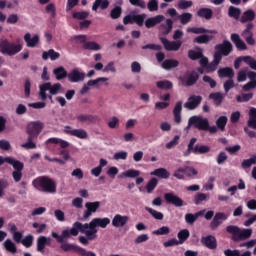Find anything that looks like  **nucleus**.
<instances>
[{
	"mask_svg": "<svg viewBox=\"0 0 256 256\" xmlns=\"http://www.w3.org/2000/svg\"><path fill=\"white\" fill-rule=\"evenodd\" d=\"M24 41L26 43V46L30 48H35L37 47V45H39L40 37L38 34L31 37V33L28 32L24 35Z\"/></svg>",
	"mask_w": 256,
	"mask_h": 256,
	"instance_id": "5701e85b",
	"label": "nucleus"
},
{
	"mask_svg": "<svg viewBox=\"0 0 256 256\" xmlns=\"http://www.w3.org/2000/svg\"><path fill=\"white\" fill-rule=\"evenodd\" d=\"M148 10L150 13L154 11H159V0H149L147 3Z\"/></svg>",
	"mask_w": 256,
	"mask_h": 256,
	"instance_id": "4d7b16f0",
	"label": "nucleus"
},
{
	"mask_svg": "<svg viewBox=\"0 0 256 256\" xmlns=\"http://www.w3.org/2000/svg\"><path fill=\"white\" fill-rule=\"evenodd\" d=\"M160 41L162 45H164L166 51H179L181 45H183V42L181 41H169L167 38H160Z\"/></svg>",
	"mask_w": 256,
	"mask_h": 256,
	"instance_id": "2eb2a0df",
	"label": "nucleus"
},
{
	"mask_svg": "<svg viewBox=\"0 0 256 256\" xmlns=\"http://www.w3.org/2000/svg\"><path fill=\"white\" fill-rule=\"evenodd\" d=\"M227 121H228L227 116H220L216 120V125H217L218 129H220V131H225V127L227 125Z\"/></svg>",
	"mask_w": 256,
	"mask_h": 256,
	"instance_id": "864d4df0",
	"label": "nucleus"
},
{
	"mask_svg": "<svg viewBox=\"0 0 256 256\" xmlns=\"http://www.w3.org/2000/svg\"><path fill=\"white\" fill-rule=\"evenodd\" d=\"M122 9L121 6H116L114 9L110 12V17L112 19H119L121 17Z\"/></svg>",
	"mask_w": 256,
	"mask_h": 256,
	"instance_id": "338daca9",
	"label": "nucleus"
},
{
	"mask_svg": "<svg viewBox=\"0 0 256 256\" xmlns=\"http://www.w3.org/2000/svg\"><path fill=\"white\" fill-rule=\"evenodd\" d=\"M209 151H210L209 146H205V145H196V146L194 147V153L203 154V153H209Z\"/></svg>",
	"mask_w": 256,
	"mask_h": 256,
	"instance_id": "774afa93",
	"label": "nucleus"
},
{
	"mask_svg": "<svg viewBox=\"0 0 256 256\" xmlns=\"http://www.w3.org/2000/svg\"><path fill=\"white\" fill-rule=\"evenodd\" d=\"M32 185L35 187V189L44 191V193H57V183H55L53 179L46 176L36 178L33 180Z\"/></svg>",
	"mask_w": 256,
	"mask_h": 256,
	"instance_id": "f03ea898",
	"label": "nucleus"
},
{
	"mask_svg": "<svg viewBox=\"0 0 256 256\" xmlns=\"http://www.w3.org/2000/svg\"><path fill=\"white\" fill-rule=\"evenodd\" d=\"M216 52L214 55H220V59H223L224 57H227V55L231 54L233 52V44H231L228 40H224L222 44H218L215 46Z\"/></svg>",
	"mask_w": 256,
	"mask_h": 256,
	"instance_id": "9d476101",
	"label": "nucleus"
},
{
	"mask_svg": "<svg viewBox=\"0 0 256 256\" xmlns=\"http://www.w3.org/2000/svg\"><path fill=\"white\" fill-rule=\"evenodd\" d=\"M219 63H221V55L214 54L213 62L206 66V73H213V71H216Z\"/></svg>",
	"mask_w": 256,
	"mask_h": 256,
	"instance_id": "c756f323",
	"label": "nucleus"
},
{
	"mask_svg": "<svg viewBox=\"0 0 256 256\" xmlns=\"http://www.w3.org/2000/svg\"><path fill=\"white\" fill-rule=\"evenodd\" d=\"M83 49H86L88 51H101L102 47L97 42H85L83 44Z\"/></svg>",
	"mask_w": 256,
	"mask_h": 256,
	"instance_id": "a19ab883",
	"label": "nucleus"
},
{
	"mask_svg": "<svg viewBox=\"0 0 256 256\" xmlns=\"http://www.w3.org/2000/svg\"><path fill=\"white\" fill-rule=\"evenodd\" d=\"M77 119L80 123H96V121H99V116L81 114L77 116Z\"/></svg>",
	"mask_w": 256,
	"mask_h": 256,
	"instance_id": "7c9ffc66",
	"label": "nucleus"
},
{
	"mask_svg": "<svg viewBox=\"0 0 256 256\" xmlns=\"http://www.w3.org/2000/svg\"><path fill=\"white\" fill-rule=\"evenodd\" d=\"M197 16L209 21V19H212L213 17V10H211L210 8H200L197 11Z\"/></svg>",
	"mask_w": 256,
	"mask_h": 256,
	"instance_id": "72a5a7b5",
	"label": "nucleus"
},
{
	"mask_svg": "<svg viewBox=\"0 0 256 256\" xmlns=\"http://www.w3.org/2000/svg\"><path fill=\"white\" fill-rule=\"evenodd\" d=\"M255 20V11L247 10L243 13L242 17L240 18L241 23H249V21Z\"/></svg>",
	"mask_w": 256,
	"mask_h": 256,
	"instance_id": "58836bf2",
	"label": "nucleus"
},
{
	"mask_svg": "<svg viewBox=\"0 0 256 256\" xmlns=\"http://www.w3.org/2000/svg\"><path fill=\"white\" fill-rule=\"evenodd\" d=\"M192 125L200 131H207L209 129V119L203 116H192L189 118V127Z\"/></svg>",
	"mask_w": 256,
	"mask_h": 256,
	"instance_id": "0eeeda50",
	"label": "nucleus"
},
{
	"mask_svg": "<svg viewBox=\"0 0 256 256\" xmlns=\"http://www.w3.org/2000/svg\"><path fill=\"white\" fill-rule=\"evenodd\" d=\"M21 51H23V44H15L7 39L0 40V53L2 55L13 57L17 53H21Z\"/></svg>",
	"mask_w": 256,
	"mask_h": 256,
	"instance_id": "39448f33",
	"label": "nucleus"
},
{
	"mask_svg": "<svg viewBox=\"0 0 256 256\" xmlns=\"http://www.w3.org/2000/svg\"><path fill=\"white\" fill-rule=\"evenodd\" d=\"M45 11L48 15H50V17H52L53 19H55V17H57V7L55 6V3H49L46 7H45Z\"/></svg>",
	"mask_w": 256,
	"mask_h": 256,
	"instance_id": "09e8293b",
	"label": "nucleus"
},
{
	"mask_svg": "<svg viewBox=\"0 0 256 256\" xmlns=\"http://www.w3.org/2000/svg\"><path fill=\"white\" fill-rule=\"evenodd\" d=\"M162 35H169L173 31V20L167 19L166 24H161L159 27Z\"/></svg>",
	"mask_w": 256,
	"mask_h": 256,
	"instance_id": "f704fd0d",
	"label": "nucleus"
},
{
	"mask_svg": "<svg viewBox=\"0 0 256 256\" xmlns=\"http://www.w3.org/2000/svg\"><path fill=\"white\" fill-rule=\"evenodd\" d=\"M228 15L233 19H239V15H241V10L239 8H235L234 6H230L228 10Z\"/></svg>",
	"mask_w": 256,
	"mask_h": 256,
	"instance_id": "13d9d810",
	"label": "nucleus"
},
{
	"mask_svg": "<svg viewBox=\"0 0 256 256\" xmlns=\"http://www.w3.org/2000/svg\"><path fill=\"white\" fill-rule=\"evenodd\" d=\"M249 73H251V71H249V68L241 69L237 75L238 83H243V81H247V77H249Z\"/></svg>",
	"mask_w": 256,
	"mask_h": 256,
	"instance_id": "a18cd8bd",
	"label": "nucleus"
},
{
	"mask_svg": "<svg viewBox=\"0 0 256 256\" xmlns=\"http://www.w3.org/2000/svg\"><path fill=\"white\" fill-rule=\"evenodd\" d=\"M145 209L147 212L150 213V215H152L154 219H157L158 221H163V213L149 207H146Z\"/></svg>",
	"mask_w": 256,
	"mask_h": 256,
	"instance_id": "5fc2aeb1",
	"label": "nucleus"
},
{
	"mask_svg": "<svg viewBox=\"0 0 256 256\" xmlns=\"http://www.w3.org/2000/svg\"><path fill=\"white\" fill-rule=\"evenodd\" d=\"M248 79L250 81L242 86V90L245 92L256 89V72H248Z\"/></svg>",
	"mask_w": 256,
	"mask_h": 256,
	"instance_id": "b1692460",
	"label": "nucleus"
},
{
	"mask_svg": "<svg viewBox=\"0 0 256 256\" xmlns=\"http://www.w3.org/2000/svg\"><path fill=\"white\" fill-rule=\"evenodd\" d=\"M164 199L166 203H170L171 205H174V207H183V199H181L179 196L175 195L174 193H166L164 195Z\"/></svg>",
	"mask_w": 256,
	"mask_h": 256,
	"instance_id": "f3484780",
	"label": "nucleus"
},
{
	"mask_svg": "<svg viewBox=\"0 0 256 256\" xmlns=\"http://www.w3.org/2000/svg\"><path fill=\"white\" fill-rule=\"evenodd\" d=\"M253 27H255L253 23H248L246 25V29L241 33V36L243 39H245L248 45H255V38H253Z\"/></svg>",
	"mask_w": 256,
	"mask_h": 256,
	"instance_id": "ddd939ff",
	"label": "nucleus"
},
{
	"mask_svg": "<svg viewBox=\"0 0 256 256\" xmlns=\"http://www.w3.org/2000/svg\"><path fill=\"white\" fill-rule=\"evenodd\" d=\"M99 207H101V202H86L85 203V211L83 213V219H89L93 213H97L99 211Z\"/></svg>",
	"mask_w": 256,
	"mask_h": 256,
	"instance_id": "f8f14e48",
	"label": "nucleus"
},
{
	"mask_svg": "<svg viewBox=\"0 0 256 256\" xmlns=\"http://www.w3.org/2000/svg\"><path fill=\"white\" fill-rule=\"evenodd\" d=\"M150 175H154L155 177H159V179H169L170 173L165 168L155 169L150 173Z\"/></svg>",
	"mask_w": 256,
	"mask_h": 256,
	"instance_id": "473e14b6",
	"label": "nucleus"
},
{
	"mask_svg": "<svg viewBox=\"0 0 256 256\" xmlns=\"http://www.w3.org/2000/svg\"><path fill=\"white\" fill-rule=\"evenodd\" d=\"M189 231L187 229H183L180 232H178L177 237H178V242L180 243V245H183V243H185L187 241V239H189Z\"/></svg>",
	"mask_w": 256,
	"mask_h": 256,
	"instance_id": "de8ad7c7",
	"label": "nucleus"
},
{
	"mask_svg": "<svg viewBox=\"0 0 256 256\" xmlns=\"http://www.w3.org/2000/svg\"><path fill=\"white\" fill-rule=\"evenodd\" d=\"M53 73H54L57 81H61L62 79H65L69 75V74H67V70H65V68L63 66L55 68L53 70Z\"/></svg>",
	"mask_w": 256,
	"mask_h": 256,
	"instance_id": "e433bc0d",
	"label": "nucleus"
},
{
	"mask_svg": "<svg viewBox=\"0 0 256 256\" xmlns=\"http://www.w3.org/2000/svg\"><path fill=\"white\" fill-rule=\"evenodd\" d=\"M85 77H87L85 72H81L78 68H75L68 74V81L70 83H80L81 81H85Z\"/></svg>",
	"mask_w": 256,
	"mask_h": 256,
	"instance_id": "4468645a",
	"label": "nucleus"
},
{
	"mask_svg": "<svg viewBox=\"0 0 256 256\" xmlns=\"http://www.w3.org/2000/svg\"><path fill=\"white\" fill-rule=\"evenodd\" d=\"M109 81L107 77H99L94 80H88L87 83L83 84L82 89L80 90V95H87L91 91V87L99 85V83H105Z\"/></svg>",
	"mask_w": 256,
	"mask_h": 256,
	"instance_id": "9b49d317",
	"label": "nucleus"
},
{
	"mask_svg": "<svg viewBox=\"0 0 256 256\" xmlns=\"http://www.w3.org/2000/svg\"><path fill=\"white\" fill-rule=\"evenodd\" d=\"M179 80L185 87H191L199 80V73L196 71L186 72L183 76H180Z\"/></svg>",
	"mask_w": 256,
	"mask_h": 256,
	"instance_id": "6e6552de",
	"label": "nucleus"
},
{
	"mask_svg": "<svg viewBox=\"0 0 256 256\" xmlns=\"http://www.w3.org/2000/svg\"><path fill=\"white\" fill-rule=\"evenodd\" d=\"M99 7L102 10L107 9L109 7L108 0H95L93 5H92V11H97V9H99Z\"/></svg>",
	"mask_w": 256,
	"mask_h": 256,
	"instance_id": "ea45409f",
	"label": "nucleus"
},
{
	"mask_svg": "<svg viewBox=\"0 0 256 256\" xmlns=\"http://www.w3.org/2000/svg\"><path fill=\"white\" fill-rule=\"evenodd\" d=\"M33 137L28 136V140L26 143L21 144V147L23 149H37V144H35V142H33Z\"/></svg>",
	"mask_w": 256,
	"mask_h": 256,
	"instance_id": "bf43d9fd",
	"label": "nucleus"
},
{
	"mask_svg": "<svg viewBox=\"0 0 256 256\" xmlns=\"http://www.w3.org/2000/svg\"><path fill=\"white\" fill-rule=\"evenodd\" d=\"M139 175H141V172L135 169H129L122 173V177H128L130 179H135L136 177H139Z\"/></svg>",
	"mask_w": 256,
	"mask_h": 256,
	"instance_id": "3c124183",
	"label": "nucleus"
},
{
	"mask_svg": "<svg viewBox=\"0 0 256 256\" xmlns=\"http://www.w3.org/2000/svg\"><path fill=\"white\" fill-rule=\"evenodd\" d=\"M175 67H179V61L175 59H167L164 62H162V68L166 71L175 69Z\"/></svg>",
	"mask_w": 256,
	"mask_h": 256,
	"instance_id": "4c0bfd02",
	"label": "nucleus"
},
{
	"mask_svg": "<svg viewBox=\"0 0 256 256\" xmlns=\"http://www.w3.org/2000/svg\"><path fill=\"white\" fill-rule=\"evenodd\" d=\"M252 165H256V156H253L250 159L243 160L242 167L243 169H249Z\"/></svg>",
	"mask_w": 256,
	"mask_h": 256,
	"instance_id": "0e129e2a",
	"label": "nucleus"
},
{
	"mask_svg": "<svg viewBox=\"0 0 256 256\" xmlns=\"http://www.w3.org/2000/svg\"><path fill=\"white\" fill-rule=\"evenodd\" d=\"M178 19L181 25H187V23H191V20L193 19V14L189 12H185V13H182L181 15H178Z\"/></svg>",
	"mask_w": 256,
	"mask_h": 256,
	"instance_id": "c03bdc74",
	"label": "nucleus"
},
{
	"mask_svg": "<svg viewBox=\"0 0 256 256\" xmlns=\"http://www.w3.org/2000/svg\"><path fill=\"white\" fill-rule=\"evenodd\" d=\"M47 245H51V238H49L47 236H39L37 238L36 247H37L38 253H43V251H45V247H47Z\"/></svg>",
	"mask_w": 256,
	"mask_h": 256,
	"instance_id": "aec40b11",
	"label": "nucleus"
},
{
	"mask_svg": "<svg viewBox=\"0 0 256 256\" xmlns=\"http://www.w3.org/2000/svg\"><path fill=\"white\" fill-rule=\"evenodd\" d=\"M202 245H205L208 249H217V239L214 236H206L201 239Z\"/></svg>",
	"mask_w": 256,
	"mask_h": 256,
	"instance_id": "a878e982",
	"label": "nucleus"
},
{
	"mask_svg": "<svg viewBox=\"0 0 256 256\" xmlns=\"http://www.w3.org/2000/svg\"><path fill=\"white\" fill-rule=\"evenodd\" d=\"M201 101H203V97L191 95L188 98V101L184 104V107L189 109V111H193V109H197L198 105H201Z\"/></svg>",
	"mask_w": 256,
	"mask_h": 256,
	"instance_id": "dca6fc26",
	"label": "nucleus"
},
{
	"mask_svg": "<svg viewBox=\"0 0 256 256\" xmlns=\"http://www.w3.org/2000/svg\"><path fill=\"white\" fill-rule=\"evenodd\" d=\"M72 137H77V139H88L89 134L87 133V130L83 128L74 129V133L72 134Z\"/></svg>",
	"mask_w": 256,
	"mask_h": 256,
	"instance_id": "37998d69",
	"label": "nucleus"
},
{
	"mask_svg": "<svg viewBox=\"0 0 256 256\" xmlns=\"http://www.w3.org/2000/svg\"><path fill=\"white\" fill-rule=\"evenodd\" d=\"M32 227L33 229H36V233H38V235H41V233H44L45 229H47V224H39L38 222H34Z\"/></svg>",
	"mask_w": 256,
	"mask_h": 256,
	"instance_id": "e2e57ef3",
	"label": "nucleus"
},
{
	"mask_svg": "<svg viewBox=\"0 0 256 256\" xmlns=\"http://www.w3.org/2000/svg\"><path fill=\"white\" fill-rule=\"evenodd\" d=\"M111 224V219L105 218H93L89 223H81L75 222L72 225V228L64 229L62 234L59 235L56 232H52L51 235L53 239H56L57 243L63 242L64 239H71V237H77L80 233L86 235V237L93 241V239H97V227L101 229H107V226Z\"/></svg>",
	"mask_w": 256,
	"mask_h": 256,
	"instance_id": "f257e3e1",
	"label": "nucleus"
},
{
	"mask_svg": "<svg viewBox=\"0 0 256 256\" xmlns=\"http://www.w3.org/2000/svg\"><path fill=\"white\" fill-rule=\"evenodd\" d=\"M218 76L223 78L227 77L228 79H233L235 77V71H233V68H220L218 70Z\"/></svg>",
	"mask_w": 256,
	"mask_h": 256,
	"instance_id": "2f4dec72",
	"label": "nucleus"
},
{
	"mask_svg": "<svg viewBox=\"0 0 256 256\" xmlns=\"http://www.w3.org/2000/svg\"><path fill=\"white\" fill-rule=\"evenodd\" d=\"M67 239H69V238H66L63 241H67ZM63 241L60 242V243H62L60 245V249H62V251H65L66 253L72 251L73 253L79 254V250L81 249L80 246L71 244V243H67V242H63Z\"/></svg>",
	"mask_w": 256,
	"mask_h": 256,
	"instance_id": "393cba45",
	"label": "nucleus"
},
{
	"mask_svg": "<svg viewBox=\"0 0 256 256\" xmlns=\"http://www.w3.org/2000/svg\"><path fill=\"white\" fill-rule=\"evenodd\" d=\"M145 19H147V14H136L133 16L134 23H137L139 27H143Z\"/></svg>",
	"mask_w": 256,
	"mask_h": 256,
	"instance_id": "6e6d98bb",
	"label": "nucleus"
},
{
	"mask_svg": "<svg viewBox=\"0 0 256 256\" xmlns=\"http://www.w3.org/2000/svg\"><path fill=\"white\" fill-rule=\"evenodd\" d=\"M47 91L50 95H59L63 91V86L60 83L51 84L46 82L39 86V98L41 101H47Z\"/></svg>",
	"mask_w": 256,
	"mask_h": 256,
	"instance_id": "423d86ee",
	"label": "nucleus"
},
{
	"mask_svg": "<svg viewBox=\"0 0 256 256\" xmlns=\"http://www.w3.org/2000/svg\"><path fill=\"white\" fill-rule=\"evenodd\" d=\"M244 63H246V65H249V67H251V69L256 71V60H255V58H253L251 56H245Z\"/></svg>",
	"mask_w": 256,
	"mask_h": 256,
	"instance_id": "69168bd1",
	"label": "nucleus"
},
{
	"mask_svg": "<svg viewBox=\"0 0 256 256\" xmlns=\"http://www.w3.org/2000/svg\"><path fill=\"white\" fill-rule=\"evenodd\" d=\"M227 233L233 235V241H247V239H251V235H253V230L249 228H239V226L230 225L226 228Z\"/></svg>",
	"mask_w": 256,
	"mask_h": 256,
	"instance_id": "7ed1b4c3",
	"label": "nucleus"
},
{
	"mask_svg": "<svg viewBox=\"0 0 256 256\" xmlns=\"http://www.w3.org/2000/svg\"><path fill=\"white\" fill-rule=\"evenodd\" d=\"M216 105H221L223 103V99H225V94L216 92V93H211L209 96Z\"/></svg>",
	"mask_w": 256,
	"mask_h": 256,
	"instance_id": "8fccbe9b",
	"label": "nucleus"
},
{
	"mask_svg": "<svg viewBox=\"0 0 256 256\" xmlns=\"http://www.w3.org/2000/svg\"><path fill=\"white\" fill-rule=\"evenodd\" d=\"M6 161L9 165H12L15 171H23L24 164L21 161L16 160L13 157H6Z\"/></svg>",
	"mask_w": 256,
	"mask_h": 256,
	"instance_id": "c9c22d12",
	"label": "nucleus"
},
{
	"mask_svg": "<svg viewBox=\"0 0 256 256\" xmlns=\"http://www.w3.org/2000/svg\"><path fill=\"white\" fill-rule=\"evenodd\" d=\"M44 124L41 121L30 122L27 125L26 133L29 137H39V134L43 131Z\"/></svg>",
	"mask_w": 256,
	"mask_h": 256,
	"instance_id": "1a4fd4ad",
	"label": "nucleus"
},
{
	"mask_svg": "<svg viewBox=\"0 0 256 256\" xmlns=\"http://www.w3.org/2000/svg\"><path fill=\"white\" fill-rule=\"evenodd\" d=\"M2 247L5 249V251H7V253H10L11 255H16L17 253V244H15V242H13L11 239H6L3 242Z\"/></svg>",
	"mask_w": 256,
	"mask_h": 256,
	"instance_id": "bb28decb",
	"label": "nucleus"
},
{
	"mask_svg": "<svg viewBox=\"0 0 256 256\" xmlns=\"http://www.w3.org/2000/svg\"><path fill=\"white\" fill-rule=\"evenodd\" d=\"M228 218H229V215L225 213H222V212L216 213L212 222L210 223L211 229H217V227H219V225H221L223 221H227Z\"/></svg>",
	"mask_w": 256,
	"mask_h": 256,
	"instance_id": "6ab92c4d",
	"label": "nucleus"
},
{
	"mask_svg": "<svg viewBox=\"0 0 256 256\" xmlns=\"http://www.w3.org/2000/svg\"><path fill=\"white\" fill-rule=\"evenodd\" d=\"M156 85L158 89H163L164 91L173 89V83L169 80L158 81L156 82Z\"/></svg>",
	"mask_w": 256,
	"mask_h": 256,
	"instance_id": "49530a36",
	"label": "nucleus"
},
{
	"mask_svg": "<svg viewBox=\"0 0 256 256\" xmlns=\"http://www.w3.org/2000/svg\"><path fill=\"white\" fill-rule=\"evenodd\" d=\"M72 17L73 19H78L79 21H83V19H87V17H89V12L88 11L73 12Z\"/></svg>",
	"mask_w": 256,
	"mask_h": 256,
	"instance_id": "052dcab7",
	"label": "nucleus"
},
{
	"mask_svg": "<svg viewBox=\"0 0 256 256\" xmlns=\"http://www.w3.org/2000/svg\"><path fill=\"white\" fill-rule=\"evenodd\" d=\"M61 57V54H59V52H56L53 49H50L48 51H44L42 53V59L44 61H47V59H51V61H57V59H59Z\"/></svg>",
	"mask_w": 256,
	"mask_h": 256,
	"instance_id": "c85d7f7f",
	"label": "nucleus"
},
{
	"mask_svg": "<svg viewBox=\"0 0 256 256\" xmlns=\"http://www.w3.org/2000/svg\"><path fill=\"white\" fill-rule=\"evenodd\" d=\"M21 51H23V44H15L7 39L0 40V53L2 55L13 57L17 53H21Z\"/></svg>",
	"mask_w": 256,
	"mask_h": 256,
	"instance_id": "20e7f679",
	"label": "nucleus"
},
{
	"mask_svg": "<svg viewBox=\"0 0 256 256\" xmlns=\"http://www.w3.org/2000/svg\"><path fill=\"white\" fill-rule=\"evenodd\" d=\"M158 183H159V181L157 180V178L150 179V181L146 185L147 193H149V194L153 193V191H155V187H157Z\"/></svg>",
	"mask_w": 256,
	"mask_h": 256,
	"instance_id": "603ef678",
	"label": "nucleus"
},
{
	"mask_svg": "<svg viewBox=\"0 0 256 256\" xmlns=\"http://www.w3.org/2000/svg\"><path fill=\"white\" fill-rule=\"evenodd\" d=\"M253 93L249 92V93H241L240 95L236 96V101H238V103H247L248 101H251V99H253Z\"/></svg>",
	"mask_w": 256,
	"mask_h": 256,
	"instance_id": "79ce46f5",
	"label": "nucleus"
},
{
	"mask_svg": "<svg viewBox=\"0 0 256 256\" xmlns=\"http://www.w3.org/2000/svg\"><path fill=\"white\" fill-rule=\"evenodd\" d=\"M171 228L168 226H162L153 232V235H169Z\"/></svg>",
	"mask_w": 256,
	"mask_h": 256,
	"instance_id": "680f3d73",
	"label": "nucleus"
},
{
	"mask_svg": "<svg viewBox=\"0 0 256 256\" xmlns=\"http://www.w3.org/2000/svg\"><path fill=\"white\" fill-rule=\"evenodd\" d=\"M162 21H165V16H163V15H156L154 17H150V18L146 19L145 27L147 29H151V28L159 25V23H162Z\"/></svg>",
	"mask_w": 256,
	"mask_h": 256,
	"instance_id": "4be33fe9",
	"label": "nucleus"
},
{
	"mask_svg": "<svg viewBox=\"0 0 256 256\" xmlns=\"http://www.w3.org/2000/svg\"><path fill=\"white\" fill-rule=\"evenodd\" d=\"M230 39L232 43H234L238 51H247V44H245V42L241 39V36H239V34L237 33L231 34Z\"/></svg>",
	"mask_w": 256,
	"mask_h": 256,
	"instance_id": "a211bd4d",
	"label": "nucleus"
},
{
	"mask_svg": "<svg viewBox=\"0 0 256 256\" xmlns=\"http://www.w3.org/2000/svg\"><path fill=\"white\" fill-rule=\"evenodd\" d=\"M129 223V216H123L121 214H116L112 219L113 227H125Z\"/></svg>",
	"mask_w": 256,
	"mask_h": 256,
	"instance_id": "412c9836",
	"label": "nucleus"
},
{
	"mask_svg": "<svg viewBox=\"0 0 256 256\" xmlns=\"http://www.w3.org/2000/svg\"><path fill=\"white\" fill-rule=\"evenodd\" d=\"M108 163L109 162L106 159L101 158L99 160V165L91 169L90 171L91 175H93L94 177H99V175L103 173V167H107Z\"/></svg>",
	"mask_w": 256,
	"mask_h": 256,
	"instance_id": "cd10ccee",
	"label": "nucleus"
}]
</instances>
